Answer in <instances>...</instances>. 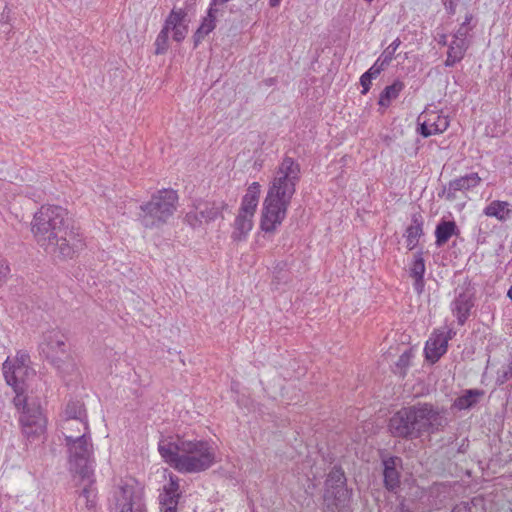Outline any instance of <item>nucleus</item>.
I'll return each instance as SVG.
<instances>
[{"instance_id":"6","label":"nucleus","mask_w":512,"mask_h":512,"mask_svg":"<svg viewBox=\"0 0 512 512\" xmlns=\"http://www.w3.org/2000/svg\"><path fill=\"white\" fill-rule=\"evenodd\" d=\"M39 349L45 359L61 375L68 374L74 369L66 349V337L60 330L52 329L44 332Z\"/></svg>"},{"instance_id":"52","label":"nucleus","mask_w":512,"mask_h":512,"mask_svg":"<svg viewBox=\"0 0 512 512\" xmlns=\"http://www.w3.org/2000/svg\"><path fill=\"white\" fill-rule=\"evenodd\" d=\"M446 38H447L446 35H441L440 39L438 40V43L442 44V45H446L447 44Z\"/></svg>"},{"instance_id":"15","label":"nucleus","mask_w":512,"mask_h":512,"mask_svg":"<svg viewBox=\"0 0 512 512\" xmlns=\"http://www.w3.org/2000/svg\"><path fill=\"white\" fill-rule=\"evenodd\" d=\"M418 121L417 132L425 138L443 133L449 127L448 117L436 112L422 113Z\"/></svg>"},{"instance_id":"26","label":"nucleus","mask_w":512,"mask_h":512,"mask_svg":"<svg viewBox=\"0 0 512 512\" xmlns=\"http://www.w3.org/2000/svg\"><path fill=\"white\" fill-rule=\"evenodd\" d=\"M460 230L453 220L442 219L436 225L435 229V245L437 247L444 246L452 236H458Z\"/></svg>"},{"instance_id":"51","label":"nucleus","mask_w":512,"mask_h":512,"mask_svg":"<svg viewBox=\"0 0 512 512\" xmlns=\"http://www.w3.org/2000/svg\"><path fill=\"white\" fill-rule=\"evenodd\" d=\"M280 2H281V0H269V5L271 7H277V6H279Z\"/></svg>"},{"instance_id":"24","label":"nucleus","mask_w":512,"mask_h":512,"mask_svg":"<svg viewBox=\"0 0 512 512\" xmlns=\"http://www.w3.org/2000/svg\"><path fill=\"white\" fill-rule=\"evenodd\" d=\"M425 261L423 258V253L417 252L413 256V261L410 264L409 267V275L414 279L413 287L414 290L420 294L424 290L425 281H424V274H425Z\"/></svg>"},{"instance_id":"23","label":"nucleus","mask_w":512,"mask_h":512,"mask_svg":"<svg viewBox=\"0 0 512 512\" xmlns=\"http://www.w3.org/2000/svg\"><path fill=\"white\" fill-rule=\"evenodd\" d=\"M96 498L97 493L93 484H84L75 502L76 512H97Z\"/></svg>"},{"instance_id":"19","label":"nucleus","mask_w":512,"mask_h":512,"mask_svg":"<svg viewBox=\"0 0 512 512\" xmlns=\"http://www.w3.org/2000/svg\"><path fill=\"white\" fill-rule=\"evenodd\" d=\"M295 191L296 185H294V183L273 179L265 199L275 204L277 203L289 207Z\"/></svg>"},{"instance_id":"36","label":"nucleus","mask_w":512,"mask_h":512,"mask_svg":"<svg viewBox=\"0 0 512 512\" xmlns=\"http://www.w3.org/2000/svg\"><path fill=\"white\" fill-rule=\"evenodd\" d=\"M413 357V352L411 349L406 350L403 352L398 361L396 362V370L395 373H398L401 377H405L408 368L410 367L411 359Z\"/></svg>"},{"instance_id":"32","label":"nucleus","mask_w":512,"mask_h":512,"mask_svg":"<svg viewBox=\"0 0 512 512\" xmlns=\"http://www.w3.org/2000/svg\"><path fill=\"white\" fill-rule=\"evenodd\" d=\"M346 477L343 469L339 466H334L328 473L324 482V489L337 490L347 488Z\"/></svg>"},{"instance_id":"17","label":"nucleus","mask_w":512,"mask_h":512,"mask_svg":"<svg viewBox=\"0 0 512 512\" xmlns=\"http://www.w3.org/2000/svg\"><path fill=\"white\" fill-rule=\"evenodd\" d=\"M350 498L351 491L348 488L324 489L323 512H344L349 505Z\"/></svg>"},{"instance_id":"21","label":"nucleus","mask_w":512,"mask_h":512,"mask_svg":"<svg viewBox=\"0 0 512 512\" xmlns=\"http://www.w3.org/2000/svg\"><path fill=\"white\" fill-rule=\"evenodd\" d=\"M448 341L449 337H444V332L435 333L429 338L424 348L426 360L431 364L436 363L447 352Z\"/></svg>"},{"instance_id":"8","label":"nucleus","mask_w":512,"mask_h":512,"mask_svg":"<svg viewBox=\"0 0 512 512\" xmlns=\"http://www.w3.org/2000/svg\"><path fill=\"white\" fill-rule=\"evenodd\" d=\"M416 417L411 405L396 411L388 422V431L393 438L413 441L421 438Z\"/></svg>"},{"instance_id":"49","label":"nucleus","mask_w":512,"mask_h":512,"mask_svg":"<svg viewBox=\"0 0 512 512\" xmlns=\"http://www.w3.org/2000/svg\"><path fill=\"white\" fill-rule=\"evenodd\" d=\"M365 74L369 75V77H370V78L375 79V78H377V77L381 74V72H380L379 70H377L376 68H374V67H372V66H371V67H370V68L365 72Z\"/></svg>"},{"instance_id":"37","label":"nucleus","mask_w":512,"mask_h":512,"mask_svg":"<svg viewBox=\"0 0 512 512\" xmlns=\"http://www.w3.org/2000/svg\"><path fill=\"white\" fill-rule=\"evenodd\" d=\"M469 46V42L457 41L453 39V41L449 45L447 53L453 55V57H456L461 61Z\"/></svg>"},{"instance_id":"16","label":"nucleus","mask_w":512,"mask_h":512,"mask_svg":"<svg viewBox=\"0 0 512 512\" xmlns=\"http://www.w3.org/2000/svg\"><path fill=\"white\" fill-rule=\"evenodd\" d=\"M65 419L63 422V429H70L73 424L77 425V432L88 431V423L86 420V411L84 404L79 400H71L67 403L65 408Z\"/></svg>"},{"instance_id":"5","label":"nucleus","mask_w":512,"mask_h":512,"mask_svg":"<svg viewBox=\"0 0 512 512\" xmlns=\"http://www.w3.org/2000/svg\"><path fill=\"white\" fill-rule=\"evenodd\" d=\"M178 195L172 189H163L140 206V221L146 228L159 227L167 222L176 210Z\"/></svg>"},{"instance_id":"4","label":"nucleus","mask_w":512,"mask_h":512,"mask_svg":"<svg viewBox=\"0 0 512 512\" xmlns=\"http://www.w3.org/2000/svg\"><path fill=\"white\" fill-rule=\"evenodd\" d=\"M13 404L20 413L23 435L29 442L39 440L46 431L47 420L38 398L15 396Z\"/></svg>"},{"instance_id":"30","label":"nucleus","mask_w":512,"mask_h":512,"mask_svg":"<svg viewBox=\"0 0 512 512\" xmlns=\"http://www.w3.org/2000/svg\"><path fill=\"white\" fill-rule=\"evenodd\" d=\"M252 217L248 213L239 212L234 223L233 240L242 241L246 238L253 226Z\"/></svg>"},{"instance_id":"9","label":"nucleus","mask_w":512,"mask_h":512,"mask_svg":"<svg viewBox=\"0 0 512 512\" xmlns=\"http://www.w3.org/2000/svg\"><path fill=\"white\" fill-rule=\"evenodd\" d=\"M228 205L224 201H203L200 200L193 205L184 218L186 224L193 229L201 227L203 224H208L218 217H222V212Z\"/></svg>"},{"instance_id":"41","label":"nucleus","mask_w":512,"mask_h":512,"mask_svg":"<svg viewBox=\"0 0 512 512\" xmlns=\"http://www.w3.org/2000/svg\"><path fill=\"white\" fill-rule=\"evenodd\" d=\"M180 486H179V480L176 476H170L169 483L167 485H164L163 492H167L168 494H175L180 495L181 492H179Z\"/></svg>"},{"instance_id":"3","label":"nucleus","mask_w":512,"mask_h":512,"mask_svg":"<svg viewBox=\"0 0 512 512\" xmlns=\"http://www.w3.org/2000/svg\"><path fill=\"white\" fill-rule=\"evenodd\" d=\"M68 451L69 469L79 476L84 484H94L93 444L88 431L74 435L64 434Z\"/></svg>"},{"instance_id":"29","label":"nucleus","mask_w":512,"mask_h":512,"mask_svg":"<svg viewBox=\"0 0 512 512\" xmlns=\"http://www.w3.org/2000/svg\"><path fill=\"white\" fill-rule=\"evenodd\" d=\"M260 195V184L253 182L246 191V194L242 198L240 212L248 213L250 216H254L256 208L259 202Z\"/></svg>"},{"instance_id":"50","label":"nucleus","mask_w":512,"mask_h":512,"mask_svg":"<svg viewBox=\"0 0 512 512\" xmlns=\"http://www.w3.org/2000/svg\"><path fill=\"white\" fill-rule=\"evenodd\" d=\"M178 505L160 506L161 512H178Z\"/></svg>"},{"instance_id":"11","label":"nucleus","mask_w":512,"mask_h":512,"mask_svg":"<svg viewBox=\"0 0 512 512\" xmlns=\"http://www.w3.org/2000/svg\"><path fill=\"white\" fill-rule=\"evenodd\" d=\"M116 512H147L143 491L133 485H124L116 495Z\"/></svg>"},{"instance_id":"1","label":"nucleus","mask_w":512,"mask_h":512,"mask_svg":"<svg viewBox=\"0 0 512 512\" xmlns=\"http://www.w3.org/2000/svg\"><path fill=\"white\" fill-rule=\"evenodd\" d=\"M31 231L47 253L71 259L84 247V242L71 226L68 211L58 205H43L34 214Z\"/></svg>"},{"instance_id":"22","label":"nucleus","mask_w":512,"mask_h":512,"mask_svg":"<svg viewBox=\"0 0 512 512\" xmlns=\"http://www.w3.org/2000/svg\"><path fill=\"white\" fill-rule=\"evenodd\" d=\"M300 165L291 157H284L279 165L274 179L296 185L300 180Z\"/></svg>"},{"instance_id":"31","label":"nucleus","mask_w":512,"mask_h":512,"mask_svg":"<svg viewBox=\"0 0 512 512\" xmlns=\"http://www.w3.org/2000/svg\"><path fill=\"white\" fill-rule=\"evenodd\" d=\"M405 84L401 80H395L391 85H388L380 93L378 104L382 107H388L392 100L399 96V93L404 89Z\"/></svg>"},{"instance_id":"39","label":"nucleus","mask_w":512,"mask_h":512,"mask_svg":"<svg viewBox=\"0 0 512 512\" xmlns=\"http://www.w3.org/2000/svg\"><path fill=\"white\" fill-rule=\"evenodd\" d=\"M401 45V40L396 38L381 54L383 56V61L385 63H391V61L395 58V52L398 47Z\"/></svg>"},{"instance_id":"34","label":"nucleus","mask_w":512,"mask_h":512,"mask_svg":"<svg viewBox=\"0 0 512 512\" xmlns=\"http://www.w3.org/2000/svg\"><path fill=\"white\" fill-rule=\"evenodd\" d=\"M186 17L187 13L184 9H172L170 14L167 16L163 26L171 30V28L183 25V22L185 21Z\"/></svg>"},{"instance_id":"47","label":"nucleus","mask_w":512,"mask_h":512,"mask_svg":"<svg viewBox=\"0 0 512 512\" xmlns=\"http://www.w3.org/2000/svg\"><path fill=\"white\" fill-rule=\"evenodd\" d=\"M390 63H385L383 61V56L380 55V57L376 60V62L372 65V67L376 68L380 72H382L386 67H388Z\"/></svg>"},{"instance_id":"13","label":"nucleus","mask_w":512,"mask_h":512,"mask_svg":"<svg viewBox=\"0 0 512 512\" xmlns=\"http://www.w3.org/2000/svg\"><path fill=\"white\" fill-rule=\"evenodd\" d=\"M383 466V484L387 491L396 494L401 486V470L403 460L399 456L386 455L381 457Z\"/></svg>"},{"instance_id":"7","label":"nucleus","mask_w":512,"mask_h":512,"mask_svg":"<svg viewBox=\"0 0 512 512\" xmlns=\"http://www.w3.org/2000/svg\"><path fill=\"white\" fill-rule=\"evenodd\" d=\"M421 436L442 431L448 424L445 409L429 402L411 405Z\"/></svg>"},{"instance_id":"53","label":"nucleus","mask_w":512,"mask_h":512,"mask_svg":"<svg viewBox=\"0 0 512 512\" xmlns=\"http://www.w3.org/2000/svg\"><path fill=\"white\" fill-rule=\"evenodd\" d=\"M455 335V332L453 330H448L447 333H444V337H449V340L452 339V337Z\"/></svg>"},{"instance_id":"43","label":"nucleus","mask_w":512,"mask_h":512,"mask_svg":"<svg viewBox=\"0 0 512 512\" xmlns=\"http://www.w3.org/2000/svg\"><path fill=\"white\" fill-rule=\"evenodd\" d=\"M11 365L29 366L30 357L25 352H18L14 360H10Z\"/></svg>"},{"instance_id":"28","label":"nucleus","mask_w":512,"mask_h":512,"mask_svg":"<svg viewBox=\"0 0 512 512\" xmlns=\"http://www.w3.org/2000/svg\"><path fill=\"white\" fill-rule=\"evenodd\" d=\"M485 391L482 389H467L463 394L454 400L453 406L458 410H469L476 406L484 397Z\"/></svg>"},{"instance_id":"42","label":"nucleus","mask_w":512,"mask_h":512,"mask_svg":"<svg viewBox=\"0 0 512 512\" xmlns=\"http://www.w3.org/2000/svg\"><path fill=\"white\" fill-rule=\"evenodd\" d=\"M173 31V40L176 42H181L185 39L187 32H188V26L186 24L176 26L175 28H171Z\"/></svg>"},{"instance_id":"10","label":"nucleus","mask_w":512,"mask_h":512,"mask_svg":"<svg viewBox=\"0 0 512 512\" xmlns=\"http://www.w3.org/2000/svg\"><path fill=\"white\" fill-rule=\"evenodd\" d=\"M475 305V288L471 281H465L455 289V298L451 303L452 312L459 325H464Z\"/></svg>"},{"instance_id":"38","label":"nucleus","mask_w":512,"mask_h":512,"mask_svg":"<svg viewBox=\"0 0 512 512\" xmlns=\"http://www.w3.org/2000/svg\"><path fill=\"white\" fill-rule=\"evenodd\" d=\"M512 379V364L503 366L497 371L496 384L498 386L504 385L506 382Z\"/></svg>"},{"instance_id":"55","label":"nucleus","mask_w":512,"mask_h":512,"mask_svg":"<svg viewBox=\"0 0 512 512\" xmlns=\"http://www.w3.org/2000/svg\"><path fill=\"white\" fill-rule=\"evenodd\" d=\"M74 429H76V430H77V425H76V424L71 425V426H70V429H65V430H66V431L71 432V431H73Z\"/></svg>"},{"instance_id":"33","label":"nucleus","mask_w":512,"mask_h":512,"mask_svg":"<svg viewBox=\"0 0 512 512\" xmlns=\"http://www.w3.org/2000/svg\"><path fill=\"white\" fill-rule=\"evenodd\" d=\"M473 20L472 13H466L465 20L456 32L453 34V39L457 41L469 42L467 40V36L469 32L474 28L475 25H471V21Z\"/></svg>"},{"instance_id":"27","label":"nucleus","mask_w":512,"mask_h":512,"mask_svg":"<svg viewBox=\"0 0 512 512\" xmlns=\"http://www.w3.org/2000/svg\"><path fill=\"white\" fill-rule=\"evenodd\" d=\"M484 215L495 217L500 222L512 218V205L507 201L493 200L483 210Z\"/></svg>"},{"instance_id":"14","label":"nucleus","mask_w":512,"mask_h":512,"mask_svg":"<svg viewBox=\"0 0 512 512\" xmlns=\"http://www.w3.org/2000/svg\"><path fill=\"white\" fill-rule=\"evenodd\" d=\"M288 206L264 200L260 227L266 233H273L286 218Z\"/></svg>"},{"instance_id":"45","label":"nucleus","mask_w":512,"mask_h":512,"mask_svg":"<svg viewBox=\"0 0 512 512\" xmlns=\"http://www.w3.org/2000/svg\"><path fill=\"white\" fill-rule=\"evenodd\" d=\"M457 1L458 0H443L445 9L451 16L456 13Z\"/></svg>"},{"instance_id":"35","label":"nucleus","mask_w":512,"mask_h":512,"mask_svg":"<svg viewBox=\"0 0 512 512\" xmlns=\"http://www.w3.org/2000/svg\"><path fill=\"white\" fill-rule=\"evenodd\" d=\"M171 30L163 26L155 40V54L162 55L168 50L169 32Z\"/></svg>"},{"instance_id":"25","label":"nucleus","mask_w":512,"mask_h":512,"mask_svg":"<svg viewBox=\"0 0 512 512\" xmlns=\"http://www.w3.org/2000/svg\"><path fill=\"white\" fill-rule=\"evenodd\" d=\"M423 217L419 213L412 215L411 224L406 228L404 237H406L407 248L409 250L415 249L419 239L424 235L423 232Z\"/></svg>"},{"instance_id":"12","label":"nucleus","mask_w":512,"mask_h":512,"mask_svg":"<svg viewBox=\"0 0 512 512\" xmlns=\"http://www.w3.org/2000/svg\"><path fill=\"white\" fill-rule=\"evenodd\" d=\"M3 374L6 383L11 386L15 392V396L28 397L25 394L26 380L33 370L29 366L11 365L9 358L3 363Z\"/></svg>"},{"instance_id":"44","label":"nucleus","mask_w":512,"mask_h":512,"mask_svg":"<svg viewBox=\"0 0 512 512\" xmlns=\"http://www.w3.org/2000/svg\"><path fill=\"white\" fill-rule=\"evenodd\" d=\"M372 80L373 79L370 78L369 75L365 73L362 74V76L360 77V84L362 86L361 94L365 95L368 93L372 85Z\"/></svg>"},{"instance_id":"20","label":"nucleus","mask_w":512,"mask_h":512,"mask_svg":"<svg viewBox=\"0 0 512 512\" xmlns=\"http://www.w3.org/2000/svg\"><path fill=\"white\" fill-rule=\"evenodd\" d=\"M222 13L223 6H213V0H211L207 15L202 19L200 26L192 37L195 48L216 28L218 16Z\"/></svg>"},{"instance_id":"18","label":"nucleus","mask_w":512,"mask_h":512,"mask_svg":"<svg viewBox=\"0 0 512 512\" xmlns=\"http://www.w3.org/2000/svg\"><path fill=\"white\" fill-rule=\"evenodd\" d=\"M481 182V178L478 173H470L465 176L451 180L447 187H443L442 191L439 192V197H445L448 201H454L456 199V192L470 190L478 186Z\"/></svg>"},{"instance_id":"46","label":"nucleus","mask_w":512,"mask_h":512,"mask_svg":"<svg viewBox=\"0 0 512 512\" xmlns=\"http://www.w3.org/2000/svg\"><path fill=\"white\" fill-rule=\"evenodd\" d=\"M10 268L5 260H0V283L9 275Z\"/></svg>"},{"instance_id":"54","label":"nucleus","mask_w":512,"mask_h":512,"mask_svg":"<svg viewBox=\"0 0 512 512\" xmlns=\"http://www.w3.org/2000/svg\"><path fill=\"white\" fill-rule=\"evenodd\" d=\"M507 297L512 301V285L510 286V288L507 292Z\"/></svg>"},{"instance_id":"2","label":"nucleus","mask_w":512,"mask_h":512,"mask_svg":"<svg viewBox=\"0 0 512 512\" xmlns=\"http://www.w3.org/2000/svg\"><path fill=\"white\" fill-rule=\"evenodd\" d=\"M158 450L166 463L180 473H198L209 469L215 461L212 446L203 440H162Z\"/></svg>"},{"instance_id":"56","label":"nucleus","mask_w":512,"mask_h":512,"mask_svg":"<svg viewBox=\"0 0 512 512\" xmlns=\"http://www.w3.org/2000/svg\"><path fill=\"white\" fill-rule=\"evenodd\" d=\"M8 9V6H5V9H4V12L5 13V10ZM2 19H4V14H2Z\"/></svg>"},{"instance_id":"48","label":"nucleus","mask_w":512,"mask_h":512,"mask_svg":"<svg viewBox=\"0 0 512 512\" xmlns=\"http://www.w3.org/2000/svg\"><path fill=\"white\" fill-rule=\"evenodd\" d=\"M458 62H460L459 59H457L456 57H453V55L447 53V58L444 63L446 67H453Z\"/></svg>"},{"instance_id":"40","label":"nucleus","mask_w":512,"mask_h":512,"mask_svg":"<svg viewBox=\"0 0 512 512\" xmlns=\"http://www.w3.org/2000/svg\"><path fill=\"white\" fill-rule=\"evenodd\" d=\"M180 497V495L162 492L159 495V504L160 506L178 505Z\"/></svg>"},{"instance_id":"57","label":"nucleus","mask_w":512,"mask_h":512,"mask_svg":"<svg viewBox=\"0 0 512 512\" xmlns=\"http://www.w3.org/2000/svg\"><path fill=\"white\" fill-rule=\"evenodd\" d=\"M510 364H512V353H511V361H510Z\"/></svg>"}]
</instances>
